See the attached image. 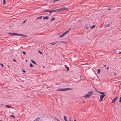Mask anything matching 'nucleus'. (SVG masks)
Returning <instances> with one entry per match:
<instances>
[{"instance_id":"obj_1","label":"nucleus","mask_w":121,"mask_h":121,"mask_svg":"<svg viewBox=\"0 0 121 121\" xmlns=\"http://www.w3.org/2000/svg\"><path fill=\"white\" fill-rule=\"evenodd\" d=\"M8 34H10L12 35H17V36H19L22 37H27L28 36L27 35H24L22 34H18V33H8Z\"/></svg>"},{"instance_id":"obj_2","label":"nucleus","mask_w":121,"mask_h":121,"mask_svg":"<svg viewBox=\"0 0 121 121\" xmlns=\"http://www.w3.org/2000/svg\"><path fill=\"white\" fill-rule=\"evenodd\" d=\"M93 93V92L92 91H89L88 93L86 95H85L83 96V97L86 98H89L92 94Z\"/></svg>"},{"instance_id":"obj_3","label":"nucleus","mask_w":121,"mask_h":121,"mask_svg":"<svg viewBox=\"0 0 121 121\" xmlns=\"http://www.w3.org/2000/svg\"><path fill=\"white\" fill-rule=\"evenodd\" d=\"M106 96V95L103 94V95H101L100 96V98L99 100V101L100 102H101L103 100V99L104 97Z\"/></svg>"},{"instance_id":"obj_4","label":"nucleus","mask_w":121,"mask_h":121,"mask_svg":"<svg viewBox=\"0 0 121 121\" xmlns=\"http://www.w3.org/2000/svg\"><path fill=\"white\" fill-rule=\"evenodd\" d=\"M59 41H57L56 42H52L50 43V44H52V45H55V44H56L57 43H59Z\"/></svg>"},{"instance_id":"obj_5","label":"nucleus","mask_w":121,"mask_h":121,"mask_svg":"<svg viewBox=\"0 0 121 121\" xmlns=\"http://www.w3.org/2000/svg\"><path fill=\"white\" fill-rule=\"evenodd\" d=\"M57 91H65L64 88V89H59L56 90Z\"/></svg>"},{"instance_id":"obj_6","label":"nucleus","mask_w":121,"mask_h":121,"mask_svg":"<svg viewBox=\"0 0 121 121\" xmlns=\"http://www.w3.org/2000/svg\"><path fill=\"white\" fill-rule=\"evenodd\" d=\"M117 98H118L117 97H116V98H115L113 100H112V103H114L115 101L117 100Z\"/></svg>"},{"instance_id":"obj_7","label":"nucleus","mask_w":121,"mask_h":121,"mask_svg":"<svg viewBox=\"0 0 121 121\" xmlns=\"http://www.w3.org/2000/svg\"><path fill=\"white\" fill-rule=\"evenodd\" d=\"M56 11H58L59 12H60L61 11H62L61 8H59L56 9Z\"/></svg>"},{"instance_id":"obj_8","label":"nucleus","mask_w":121,"mask_h":121,"mask_svg":"<svg viewBox=\"0 0 121 121\" xmlns=\"http://www.w3.org/2000/svg\"><path fill=\"white\" fill-rule=\"evenodd\" d=\"M65 91H66L67 90H73V89L71 88H64Z\"/></svg>"},{"instance_id":"obj_9","label":"nucleus","mask_w":121,"mask_h":121,"mask_svg":"<svg viewBox=\"0 0 121 121\" xmlns=\"http://www.w3.org/2000/svg\"><path fill=\"white\" fill-rule=\"evenodd\" d=\"M62 10L63 11L65 10H67L68 9L66 7H63L61 8Z\"/></svg>"},{"instance_id":"obj_10","label":"nucleus","mask_w":121,"mask_h":121,"mask_svg":"<svg viewBox=\"0 0 121 121\" xmlns=\"http://www.w3.org/2000/svg\"><path fill=\"white\" fill-rule=\"evenodd\" d=\"M49 18V17L48 16H46L44 17L43 18V19H48Z\"/></svg>"},{"instance_id":"obj_11","label":"nucleus","mask_w":121,"mask_h":121,"mask_svg":"<svg viewBox=\"0 0 121 121\" xmlns=\"http://www.w3.org/2000/svg\"><path fill=\"white\" fill-rule=\"evenodd\" d=\"M43 17V16L38 17L36 18L37 20L41 19Z\"/></svg>"},{"instance_id":"obj_12","label":"nucleus","mask_w":121,"mask_h":121,"mask_svg":"<svg viewBox=\"0 0 121 121\" xmlns=\"http://www.w3.org/2000/svg\"><path fill=\"white\" fill-rule=\"evenodd\" d=\"M40 119V118L39 117H38L36 118L34 120V121H39V120Z\"/></svg>"},{"instance_id":"obj_13","label":"nucleus","mask_w":121,"mask_h":121,"mask_svg":"<svg viewBox=\"0 0 121 121\" xmlns=\"http://www.w3.org/2000/svg\"><path fill=\"white\" fill-rule=\"evenodd\" d=\"M110 26V24H107L105 25V27H109Z\"/></svg>"},{"instance_id":"obj_14","label":"nucleus","mask_w":121,"mask_h":121,"mask_svg":"<svg viewBox=\"0 0 121 121\" xmlns=\"http://www.w3.org/2000/svg\"><path fill=\"white\" fill-rule=\"evenodd\" d=\"M100 72V69H98L97 71V73L98 74H99Z\"/></svg>"},{"instance_id":"obj_15","label":"nucleus","mask_w":121,"mask_h":121,"mask_svg":"<svg viewBox=\"0 0 121 121\" xmlns=\"http://www.w3.org/2000/svg\"><path fill=\"white\" fill-rule=\"evenodd\" d=\"M59 43H61L64 44H66V42L64 41H59Z\"/></svg>"},{"instance_id":"obj_16","label":"nucleus","mask_w":121,"mask_h":121,"mask_svg":"<svg viewBox=\"0 0 121 121\" xmlns=\"http://www.w3.org/2000/svg\"><path fill=\"white\" fill-rule=\"evenodd\" d=\"M31 61L33 63L36 65L37 64V63L35 61H33V60H31Z\"/></svg>"},{"instance_id":"obj_17","label":"nucleus","mask_w":121,"mask_h":121,"mask_svg":"<svg viewBox=\"0 0 121 121\" xmlns=\"http://www.w3.org/2000/svg\"><path fill=\"white\" fill-rule=\"evenodd\" d=\"M95 25H93L92 26L90 27V29H93V28H94L95 27Z\"/></svg>"},{"instance_id":"obj_18","label":"nucleus","mask_w":121,"mask_h":121,"mask_svg":"<svg viewBox=\"0 0 121 121\" xmlns=\"http://www.w3.org/2000/svg\"><path fill=\"white\" fill-rule=\"evenodd\" d=\"M65 67H66L67 68L66 70L67 71L69 70V68L68 67L67 65H65Z\"/></svg>"},{"instance_id":"obj_19","label":"nucleus","mask_w":121,"mask_h":121,"mask_svg":"<svg viewBox=\"0 0 121 121\" xmlns=\"http://www.w3.org/2000/svg\"><path fill=\"white\" fill-rule=\"evenodd\" d=\"M98 93L100 94H104V93L103 92H100V91H99V92H98Z\"/></svg>"},{"instance_id":"obj_20","label":"nucleus","mask_w":121,"mask_h":121,"mask_svg":"<svg viewBox=\"0 0 121 121\" xmlns=\"http://www.w3.org/2000/svg\"><path fill=\"white\" fill-rule=\"evenodd\" d=\"M3 5H5V0H3Z\"/></svg>"},{"instance_id":"obj_21","label":"nucleus","mask_w":121,"mask_h":121,"mask_svg":"<svg viewBox=\"0 0 121 121\" xmlns=\"http://www.w3.org/2000/svg\"><path fill=\"white\" fill-rule=\"evenodd\" d=\"M55 19V18H52L51 19L50 21H52L54 20Z\"/></svg>"},{"instance_id":"obj_22","label":"nucleus","mask_w":121,"mask_h":121,"mask_svg":"<svg viewBox=\"0 0 121 121\" xmlns=\"http://www.w3.org/2000/svg\"><path fill=\"white\" fill-rule=\"evenodd\" d=\"M47 12H50V13H52V11L51 10H48V11Z\"/></svg>"},{"instance_id":"obj_23","label":"nucleus","mask_w":121,"mask_h":121,"mask_svg":"<svg viewBox=\"0 0 121 121\" xmlns=\"http://www.w3.org/2000/svg\"><path fill=\"white\" fill-rule=\"evenodd\" d=\"M64 36V35H63V34H62V35H60L59 36V37H62Z\"/></svg>"},{"instance_id":"obj_24","label":"nucleus","mask_w":121,"mask_h":121,"mask_svg":"<svg viewBox=\"0 0 121 121\" xmlns=\"http://www.w3.org/2000/svg\"><path fill=\"white\" fill-rule=\"evenodd\" d=\"M38 52L41 54H43L42 52L40 50H38Z\"/></svg>"},{"instance_id":"obj_25","label":"nucleus","mask_w":121,"mask_h":121,"mask_svg":"<svg viewBox=\"0 0 121 121\" xmlns=\"http://www.w3.org/2000/svg\"><path fill=\"white\" fill-rule=\"evenodd\" d=\"M30 67H33V66L31 63H30Z\"/></svg>"},{"instance_id":"obj_26","label":"nucleus","mask_w":121,"mask_h":121,"mask_svg":"<svg viewBox=\"0 0 121 121\" xmlns=\"http://www.w3.org/2000/svg\"><path fill=\"white\" fill-rule=\"evenodd\" d=\"M5 106H6V107H8L9 108H10L11 107V106H10L8 105H6Z\"/></svg>"},{"instance_id":"obj_27","label":"nucleus","mask_w":121,"mask_h":121,"mask_svg":"<svg viewBox=\"0 0 121 121\" xmlns=\"http://www.w3.org/2000/svg\"><path fill=\"white\" fill-rule=\"evenodd\" d=\"M10 117H12L14 118H15V117L14 116V115H10Z\"/></svg>"},{"instance_id":"obj_28","label":"nucleus","mask_w":121,"mask_h":121,"mask_svg":"<svg viewBox=\"0 0 121 121\" xmlns=\"http://www.w3.org/2000/svg\"><path fill=\"white\" fill-rule=\"evenodd\" d=\"M26 20H24L22 22V23H24L26 21Z\"/></svg>"},{"instance_id":"obj_29","label":"nucleus","mask_w":121,"mask_h":121,"mask_svg":"<svg viewBox=\"0 0 121 121\" xmlns=\"http://www.w3.org/2000/svg\"><path fill=\"white\" fill-rule=\"evenodd\" d=\"M48 10L47 9H45V10H44L43 11H44V12H47V11L48 10Z\"/></svg>"},{"instance_id":"obj_30","label":"nucleus","mask_w":121,"mask_h":121,"mask_svg":"<svg viewBox=\"0 0 121 121\" xmlns=\"http://www.w3.org/2000/svg\"><path fill=\"white\" fill-rule=\"evenodd\" d=\"M119 101L120 102H121V96L120 97V98Z\"/></svg>"},{"instance_id":"obj_31","label":"nucleus","mask_w":121,"mask_h":121,"mask_svg":"<svg viewBox=\"0 0 121 121\" xmlns=\"http://www.w3.org/2000/svg\"><path fill=\"white\" fill-rule=\"evenodd\" d=\"M22 53H23V54H24L25 55L26 54V52H25L24 51H23L22 52Z\"/></svg>"},{"instance_id":"obj_32","label":"nucleus","mask_w":121,"mask_h":121,"mask_svg":"<svg viewBox=\"0 0 121 121\" xmlns=\"http://www.w3.org/2000/svg\"><path fill=\"white\" fill-rule=\"evenodd\" d=\"M60 0H54L53 1L54 2H55L56 1H59Z\"/></svg>"},{"instance_id":"obj_33","label":"nucleus","mask_w":121,"mask_h":121,"mask_svg":"<svg viewBox=\"0 0 121 121\" xmlns=\"http://www.w3.org/2000/svg\"><path fill=\"white\" fill-rule=\"evenodd\" d=\"M65 32V33L66 34H67L69 32L67 31H66V32Z\"/></svg>"},{"instance_id":"obj_34","label":"nucleus","mask_w":121,"mask_h":121,"mask_svg":"<svg viewBox=\"0 0 121 121\" xmlns=\"http://www.w3.org/2000/svg\"><path fill=\"white\" fill-rule=\"evenodd\" d=\"M0 65L2 67H4V65L0 63Z\"/></svg>"},{"instance_id":"obj_35","label":"nucleus","mask_w":121,"mask_h":121,"mask_svg":"<svg viewBox=\"0 0 121 121\" xmlns=\"http://www.w3.org/2000/svg\"><path fill=\"white\" fill-rule=\"evenodd\" d=\"M13 60L15 62H16V60L14 59H13Z\"/></svg>"},{"instance_id":"obj_36","label":"nucleus","mask_w":121,"mask_h":121,"mask_svg":"<svg viewBox=\"0 0 121 121\" xmlns=\"http://www.w3.org/2000/svg\"><path fill=\"white\" fill-rule=\"evenodd\" d=\"M95 90H96V91H97L98 93V92H99V91H98V90H97V89H95Z\"/></svg>"},{"instance_id":"obj_37","label":"nucleus","mask_w":121,"mask_h":121,"mask_svg":"<svg viewBox=\"0 0 121 121\" xmlns=\"http://www.w3.org/2000/svg\"><path fill=\"white\" fill-rule=\"evenodd\" d=\"M70 30H71V28H70L67 31L68 32H69L70 31Z\"/></svg>"},{"instance_id":"obj_38","label":"nucleus","mask_w":121,"mask_h":121,"mask_svg":"<svg viewBox=\"0 0 121 121\" xmlns=\"http://www.w3.org/2000/svg\"><path fill=\"white\" fill-rule=\"evenodd\" d=\"M63 34L64 36H65L66 34L65 32L63 33Z\"/></svg>"},{"instance_id":"obj_39","label":"nucleus","mask_w":121,"mask_h":121,"mask_svg":"<svg viewBox=\"0 0 121 121\" xmlns=\"http://www.w3.org/2000/svg\"><path fill=\"white\" fill-rule=\"evenodd\" d=\"M23 72L24 73H25L26 72V71L24 70H23Z\"/></svg>"},{"instance_id":"obj_40","label":"nucleus","mask_w":121,"mask_h":121,"mask_svg":"<svg viewBox=\"0 0 121 121\" xmlns=\"http://www.w3.org/2000/svg\"><path fill=\"white\" fill-rule=\"evenodd\" d=\"M56 10H53L52 11V12H56Z\"/></svg>"},{"instance_id":"obj_41","label":"nucleus","mask_w":121,"mask_h":121,"mask_svg":"<svg viewBox=\"0 0 121 121\" xmlns=\"http://www.w3.org/2000/svg\"><path fill=\"white\" fill-rule=\"evenodd\" d=\"M119 54H121V52H119Z\"/></svg>"},{"instance_id":"obj_42","label":"nucleus","mask_w":121,"mask_h":121,"mask_svg":"<svg viewBox=\"0 0 121 121\" xmlns=\"http://www.w3.org/2000/svg\"><path fill=\"white\" fill-rule=\"evenodd\" d=\"M109 67H107L106 68V69H109Z\"/></svg>"},{"instance_id":"obj_43","label":"nucleus","mask_w":121,"mask_h":121,"mask_svg":"<svg viewBox=\"0 0 121 121\" xmlns=\"http://www.w3.org/2000/svg\"><path fill=\"white\" fill-rule=\"evenodd\" d=\"M106 66V65H104V67H105Z\"/></svg>"},{"instance_id":"obj_44","label":"nucleus","mask_w":121,"mask_h":121,"mask_svg":"<svg viewBox=\"0 0 121 121\" xmlns=\"http://www.w3.org/2000/svg\"><path fill=\"white\" fill-rule=\"evenodd\" d=\"M111 9V8H109V9H108V10H110Z\"/></svg>"},{"instance_id":"obj_45","label":"nucleus","mask_w":121,"mask_h":121,"mask_svg":"<svg viewBox=\"0 0 121 121\" xmlns=\"http://www.w3.org/2000/svg\"><path fill=\"white\" fill-rule=\"evenodd\" d=\"M74 121H76V119H75V120H74Z\"/></svg>"},{"instance_id":"obj_46","label":"nucleus","mask_w":121,"mask_h":121,"mask_svg":"<svg viewBox=\"0 0 121 121\" xmlns=\"http://www.w3.org/2000/svg\"><path fill=\"white\" fill-rule=\"evenodd\" d=\"M43 68H44L45 67V66H43Z\"/></svg>"},{"instance_id":"obj_47","label":"nucleus","mask_w":121,"mask_h":121,"mask_svg":"<svg viewBox=\"0 0 121 121\" xmlns=\"http://www.w3.org/2000/svg\"><path fill=\"white\" fill-rule=\"evenodd\" d=\"M69 121H71V120H70Z\"/></svg>"},{"instance_id":"obj_48","label":"nucleus","mask_w":121,"mask_h":121,"mask_svg":"<svg viewBox=\"0 0 121 121\" xmlns=\"http://www.w3.org/2000/svg\"><path fill=\"white\" fill-rule=\"evenodd\" d=\"M114 75H116V74L115 73H114Z\"/></svg>"},{"instance_id":"obj_49","label":"nucleus","mask_w":121,"mask_h":121,"mask_svg":"<svg viewBox=\"0 0 121 121\" xmlns=\"http://www.w3.org/2000/svg\"><path fill=\"white\" fill-rule=\"evenodd\" d=\"M26 61H27V60H26Z\"/></svg>"},{"instance_id":"obj_50","label":"nucleus","mask_w":121,"mask_h":121,"mask_svg":"<svg viewBox=\"0 0 121 121\" xmlns=\"http://www.w3.org/2000/svg\"><path fill=\"white\" fill-rule=\"evenodd\" d=\"M83 102H84V103H85V102H84V101H83Z\"/></svg>"}]
</instances>
